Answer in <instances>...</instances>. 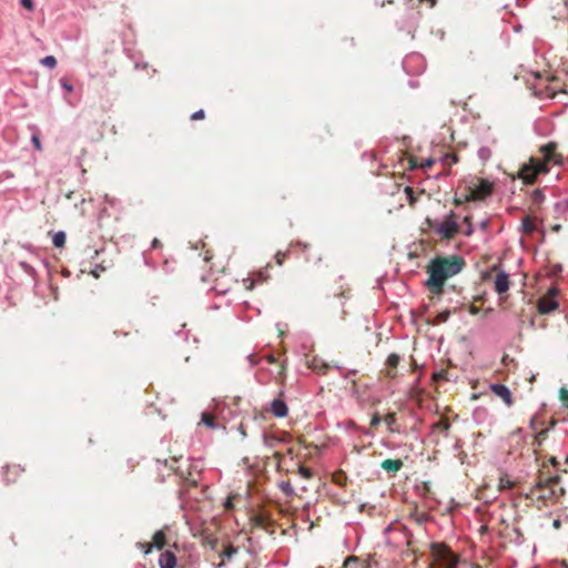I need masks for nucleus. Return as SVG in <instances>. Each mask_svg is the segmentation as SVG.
I'll list each match as a JSON object with an SVG mask.
<instances>
[{
  "mask_svg": "<svg viewBox=\"0 0 568 568\" xmlns=\"http://www.w3.org/2000/svg\"><path fill=\"white\" fill-rule=\"evenodd\" d=\"M466 262L457 255L436 256L426 266L428 278L425 286L433 296H440L447 280L459 274Z\"/></svg>",
  "mask_w": 568,
  "mask_h": 568,
  "instance_id": "nucleus-1",
  "label": "nucleus"
},
{
  "mask_svg": "<svg viewBox=\"0 0 568 568\" xmlns=\"http://www.w3.org/2000/svg\"><path fill=\"white\" fill-rule=\"evenodd\" d=\"M538 153V156H531L528 163H525L518 172V178L523 180L525 184L535 183L539 174L549 172L550 165L562 164L564 156L558 152V144L556 142L551 141L541 145Z\"/></svg>",
  "mask_w": 568,
  "mask_h": 568,
  "instance_id": "nucleus-2",
  "label": "nucleus"
},
{
  "mask_svg": "<svg viewBox=\"0 0 568 568\" xmlns=\"http://www.w3.org/2000/svg\"><path fill=\"white\" fill-rule=\"evenodd\" d=\"M562 495L564 488L560 486V477L558 475L546 474L541 470L527 497L532 500H541L546 504L548 501H556Z\"/></svg>",
  "mask_w": 568,
  "mask_h": 568,
  "instance_id": "nucleus-3",
  "label": "nucleus"
},
{
  "mask_svg": "<svg viewBox=\"0 0 568 568\" xmlns=\"http://www.w3.org/2000/svg\"><path fill=\"white\" fill-rule=\"evenodd\" d=\"M457 219L458 216L454 212H450L445 216L443 222L436 223L430 219H426V224L442 239L450 240L455 237V235H457L460 231Z\"/></svg>",
  "mask_w": 568,
  "mask_h": 568,
  "instance_id": "nucleus-4",
  "label": "nucleus"
},
{
  "mask_svg": "<svg viewBox=\"0 0 568 568\" xmlns=\"http://www.w3.org/2000/svg\"><path fill=\"white\" fill-rule=\"evenodd\" d=\"M165 466H169L171 469L175 471L176 475L180 476L182 480V487L184 490L196 487L201 479V469H199L192 463H186L184 466L174 467L173 465H169L168 460L164 462Z\"/></svg>",
  "mask_w": 568,
  "mask_h": 568,
  "instance_id": "nucleus-5",
  "label": "nucleus"
},
{
  "mask_svg": "<svg viewBox=\"0 0 568 568\" xmlns=\"http://www.w3.org/2000/svg\"><path fill=\"white\" fill-rule=\"evenodd\" d=\"M493 192V185L487 180H479L478 184L468 187L464 194L455 199V204L460 205L470 201H481L490 195Z\"/></svg>",
  "mask_w": 568,
  "mask_h": 568,
  "instance_id": "nucleus-6",
  "label": "nucleus"
},
{
  "mask_svg": "<svg viewBox=\"0 0 568 568\" xmlns=\"http://www.w3.org/2000/svg\"><path fill=\"white\" fill-rule=\"evenodd\" d=\"M559 290L556 286H551L548 291L538 298L537 311L541 315L552 313L559 307L558 302Z\"/></svg>",
  "mask_w": 568,
  "mask_h": 568,
  "instance_id": "nucleus-7",
  "label": "nucleus"
},
{
  "mask_svg": "<svg viewBox=\"0 0 568 568\" xmlns=\"http://www.w3.org/2000/svg\"><path fill=\"white\" fill-rule=\"evenodd\" d=\"M270 278L268 270L265 267L264 270H260L257 272L252 273L246 278H243V285L246 290L251 291L255 287L256 284L266 283Z\"/></svg>",
  "mask_w": 568,
  "mask_h": 568,
  "instance_id": "nucleus-8",
  "label": "nucleus"
},
{
  "mask_svg": "<svg viewBox=\"0 0 568 568\" xmlns=\"http://www.w3.org/2000/svg\"><path fill=\"white\" fill-rule=\"evenodd\" d=\"M250 523L252 528H260L264 530H268L273 526L272 517L264 510L254 513L250 518Z\"/></svg>",
  "mask_w": 568,
  "mask_h": 568,
  "instance_id": "nucleus-9",
  "label": "nucleus"
},
{
  "mask_svg": "<svg viewBox=\"0 0 568 568\" xmlns=\"http://www.w3.org/2000/svg\"><path fill=\"white\" fill-rule=\"evenodd\" d=\"M302 246V252L304 253L306 262L310 263H318L323 258L322 250L312 244H300Z\"/></svg>",
  "mask_w": 568,
  "mask_h": 568,
  "instance_id": "nucleus-10",
  "label": "nucleus"
},
{
  "mask_svg": "<svg viewBox=\"0 0 568 568\" xmlns=\"http://www.w3.org/2000/svg\"><path fill=\"white\" fill-rule=\"evenodd\" d=\"M490 390L501 398L507 406H511L514 400L509 388L503 384H491Z\"/></svg>",
  "mask_w": 568,
  "mask_h": 568,
  "instance_id": "nucleus-11",
  "label": "nucleus"
},
{
  "mask_svg": "<svg viewBox=\"0 0 568 568\" xmlns=\"http://www.w3.org/2000/svg\"><path fill=\"white\" fill-rule=\"evenodd\" d=\"M494 287H495V291L498 293V294H504L508 291L509 288V276L506 272L504 271H497V274H496V277H495V281H494Z\"/></svg>",
  "mask_w": 568,
  "mask_h": 568,
  "instance_id": "nucleus-12",
  "label": "nucleus"
},
{
  "mask_svg": "<svg viewBox=\"0 0 568 568\" xmlns=\"http://www.w3.org/2000/svg\"><path fill=\"white\" fill-rule=\"evenodd\" d=\"M352 392L361 404H365L369 400V396L367 395V385L359 384L357 381L352 379Z\"/></svg>",
  "mask_w": 568,
  "mask_h": 568,
  "instance_id": "nucleus-13",
  "label": "nucleus"
},
{
  "mask_svg": "<svg viewBox=\"0 0 568 568\" xmlns=\"http://www.w3.org/2000/svg\"><path fill=\"white\" fill-rule=\"evenodd\" d=\"M23 471L24 468L18 464L8 465L4 470V480L8 484L16 483Z\"/></svg>",
  "mask_w": 568,
  "mask_h": 568,
  "instance_id": "nucleus-14",
  "label": "nucleus"
},
{
  "mask_svg": "<svg viewBox=\"0 0 568 568\" xmlns=\"http://www.w3.org/2000/svg\"><path fill=\"white\" fill-rule=\"evenodd\" d=\"M307 366L314 372L323 375L327 374V372L331 368V366L327 363H325L322 358L317 356H313L312 358H310L307 361Z\"/></svg>",
  "mask_w": 568,
  "mask_h": 568,
  "instance_id": "nucleus-15",
  "label": "nucleus"
},
{
  "mask_svg": "<svg viewBox=\"0 0 568 568\" xmlns=\"http://www.w3.org/2000/svg\"><path fill=\"white\" fill-rule=\"evenodd\" d=\"M200 536L203 545L210 546L212 549L216 547L219 539L210 528H202Z\"/></svg>",
  "mask_w": 568,
  "mask_h": 568,
  "instance_id": "nucleus-16",
  "label": "nucleus"
},
{
  "mask_svg": "<svg viewBox=\"0 0 568 568\" xmlns=\"http://www.w3.org/2000/svg\"><path fill=\"white\" fill-rule=\"evenodd\" d=\"M432 555L436 561L440 562L443 566L448 561V557L444 556L445 554L442 550H450L446 545L442 544H432Z\"/></svg>",
  "mask_w": 568,
  "mask_h": 568,
  "instance_id": "nucleus-17",
  "label": "nucleus"
},
{
  "mask_svg": "<svg viewBox=\"0 0 568 568\" xmlns=\"http://www.w3.org/2000/svg\"><path fill=\"white\" fill-rule=\"evenodd\" d=\"M160 568H174L176 566V557L172 551H164L159 558Z\"/></svg>",
  "mask_w": 568,
  "mask_h": 568,
  "instance_id": "nucleus-18",
  "label": "nucleus"
},
{
  "mask_svg": "<svg viewBox=\"0 0 568 568\" xmlns=\"http://www.w3.org/2000/svg\"><path fill=\"white\" fill-rule=\"evenodd\" d=\"M271 412L275 417H284L287 415V406L282 399L275 398L271 403Z\"/></svg>",
  "mask_w": 568,
  "mask_h": 568,
  "instance_id": "nucleus-19",
  "label": "nucleus"
},
{
  "mask_svg": "<svg viewBox=\"0 0 568 568\" xmlns=\"http://www.w3.org/2000/svg\"><path fill=\"white\" fill-rule=\"evenodd\" d=\"M400 362L399 355L393 353L388 355L386 365H387V372L386 375L389 378H394L396 376L395 369L397 368L398 364Z\"/></svg>",
  "mask_w": 568,
  "mask_h": 568,
  "instance_id": "nucleus-20",
  "label": "nucleus"
},
{
  "mask_svg": "<svg viewBox=\"0 0 568 568\" xmlns=\"http://www.w3.org/2000/svg\"><path fill=\"white\" fill-rule=\"evenodd\" d=\"M404 466V463L402 459H385L381 463V467L390 473H397Z\"/></svg>",
  "mask_w": 568,
  "mask_h": 568,
  "instance_id": "nucleus-21",
  "label": "nucleus"
},
{
  "mask_svg": "<svg viewBox=\"0 0 568 568\" xmlns=\"http://www.w3.org/2000/svg\"><path fill=\"white\" fill-rule=\"evenodd\" d=\"M239 551V548L233 545H227L220 554V557L222 558L219 566H223L225 564L226 559H231L236 552Z\"/></svg>",
  "mask_w": 568,
  "mask_h": 568,
  "instance_id": "nucleus-22",
  "label": "nucleus"
},
{
  "mask_svg": "<svg viewBox=\"0 0 568 568\" xmlns=\"http://www.w3.org/2000/svg\"><path fill=\"white\" fill-rule=\"evenodd\" d=\"M521 230L525 234L530 235L536 230L535 221L531 216L527 215L521 221Z\"/></svg>",
  "mask_w": 568,
  "mask_h": 568,
  "instance_id": "nucleus-23",
  "label": "nucleus"
},
{
  "mask_svg": "<svg viewBox=\"0 0 568 568\" xmlns=\"http://www.w3.org/2000/svg\"><path fill=\"white\" fill-rule=\"evenodd\" d=\"M166 544V537L163 530H158L153 535L152 544L153 547H156L158 549H162Z\"/></svg>",
  "mask_w": 568,
  "mask_h": 568,
  "instance_id": "nucleus-24",
  "label": "nucleus"
},
{
  "mask_svg": "<svg viewBox=\"0 0 568 568\" xmlns=\"http://www.w3.org/2000/svg\"><path fill=\"white\" fill-rule=\"evenodd\" d=\"M449 428H450V423H449L448 418H445V417H442L438 422H436L433 425L434 430L442 432L445 434V436L448 435Z\"/></svg>",
  "mask_w": 568,
  "mask_h": 568,
  "instance_id": "nucleus-25",
  "label": "nucleus"
},
{
  "mask_svg": "<svg viewBox=\"0 0 568 568\" xmlns=\"http://www.w3.org/2000/svg\"><path fill=\"white\" fill-rule=\"evenodd\" d=\"M446 556L448 557V561L446 562V565H444V568H457V565H458V557L453 554L450 550H442Z\"/></svg>",
  "mask_w": 568,
  "mask_h": 568,
  "instance_id": "nucleus-26",
  "label": "nucleus"
},
{
  "mask_svg": "<svg viewBox=\"0 0 568 568\" xmlns=\"http://www.w3.org/2000/svg\"><path fill=\"white\" fill-rule=\"evenodd\" d=\"M515 486V483L509 478L508 475L504 474L499 477L498 489H510Z\"/></svg>",
  "mask_w": 568,
  "mask_h": 568,
  "instance_id": "nucleus-27",
  "label": "nucleus"
},
{
  "mask_svg": "<svg viewBox=\"0 0 568 568\" xmlns=\"http://www.w3.org/2000/svg\"><path fill=\"white\" fill-rule=\"evenodd\" d=\"M201 422L210 427V428H215L216 427V424H215V417L214 415H212L211 413H202V416H201Z\"/></svg>",
  "mask_w": 568,
  "mask_h": 568,
  "instance_id": "nucleus-28",
  "label": "nucleus"
},
{
  "mask_svg": "<svg viewBox=\"0 0 568 568\" xmlns=\"http://www.w3.org/2000/svg\"><path fill=\"white\" fill-rule=\"evenodd\" d=\"M52 243L55 247H63L65 244V233L62 231L54 233Z\"/></svg>",
  "mask_w": 568,
  "mask_h": 568,
  "instance_id": "nucleus-29",
  "label": "nucleus"
},
{
  "mask_svg": "<svg viewBox=\"0 0 568 568\" xmlns=\"http://www.w3.org/2000/svg\"><path fill=\"white\" fill-rule=\"evenodd\" d=\"M347 477L343 470L333 474V483L343 487L346 485Z\"/></svg>",
  "mask_w": 568,
  "mask_h": 568,
  "instance_id": "nucleus-30",
  "label": "nucleus"
},
{
  "mask_svg": "<svg viewBox=\"0 0 568 568\" xmlns=\"http://www.w3.org/2000/svg\"><path fill=\"white\" fill-rule=\"evenodd\" d=\"M442 161L445 166H452L458 162V156L455 153H446Z\"/></svg>",
  "mask_w": 568,
  "mask_h": 568,
  "instance_id": "nucleus-31",
  "label": "nucleus"
},
{
  "mask_svg": "<svg viewBox=\"0 0 568 568\" xmlns=\"http://www.w3.org/2000/svg\"><path fill=\"white\" fill-rule=\"evenodd\" d=\"M548 429H541L535 435L532 445L540 447L542 442L547 438Z\"/></svg>",
  "mask_w": 568,
  "mask_h": 568,
  "instance_id": "nucleus-32",
  "label": "nucleus"
},
{
  "mask_svg": "<svg viewBox=\"0 0 568 568\" xmlns=\"http://www.w3.org/2000/svg\"><path fill=\"white\" fill-rule=\"evenodd\" d=\"M278 487L287 497H292L294 495V488L290 481H281Z\"/></svg>",
  "mask_w": 568,
  "mask_h": 568,
  "instance_id": "nucleus-33",
  "label": "nucleus"
},
{
  "mask_svg": "<svg viewBox=\"0 0 568 568\" xmlns=\"http://www.w3.org/2000/svg\"><path fill=\"white\" fill-rule=\"evenodd\" d=\"M404 192H405V194H406V196H407L408 204H409L410 206H414V205H415V203L417 202V196L415 195L414 189H413V187H410V186H406V187L404 189Z\"/></svg>",
  "mask_w": 568,
  "mask_h": 568,
  "instance_id": "nucleus-34",
  "label": "nucleus"
},
{
  "mask_svg": "<svg viewBox=\"0 0 568 568\" xmlns=\"http://www.w3.org/2000/svg\"><path fill=\"white\" fill-rule=\"evenodd\" d=\"M41 64L47 68L53 69L57 65V59L53 55H48L41 60Z\"/></svg>",
  "mask_w": 568,
  "mask_h": 568,
  "instance_id": "nucleus-35",
  "label": "nucleus"
},
{
  "mask_svg": "<svg viewBox=\"0 0 568 568\" xmlns=\"http://www.w3.org/2000/svg\"><path fill=\"white\" fill-rule=\"evenodd\" d=\"M384 422L386 423V425L388 426V429L390 432H394V428H393V425L396 423V414L395 413H388L385 418H384Z\"/></svg>",
  "mask_w": 568,
  "mask_h": 568,
  "instance_id": "nucleus-36",
  "label": "nucleus"
},
{
  "mask_svg": "<svg viewBox=\"0 0 568 568\" xmlns=\"http://www.w3.org/2000/svg\"><path fill=\"white\" fill-rule=\"evenodd\" d=\"M280 443V439L273 435H264V444L271 448L275 447V445Z\"/></svg>",
  "mask_w": 568,
  "mask_h": 568,
  "instance_id": "nucleus-37",
  "label": "nucleus"
},
{
  "mask_svg": "<svg viewBox=\"0 0 568 568\" xmlns=\"http://www.w3.org/2000/svg\"><path fill=\"white\" fill-rule=\"evenodd\" d=\"M358 565V559L355 556L347 557L344 561L345 568H356Z\"/></svg>",
  "mask_w": 568,
  "mask_h": 568,
  "instance_id": "nucleus-38",
  "label": "nucleus"
},
{
  "mask_svg": "<svg viewBox=\"0 0 568 568\" xmlns=\"http://www.w3.org/2000/svg\"><path fill=\"white\" fill-rule=\"evenodd\" d=\"M298 474L304 478V479H311L313 477V471L307 468V467H304V466H300L298 467Z\"/></svg>",
  "mask_w": 568,
  "mask_h": 568,
  "instance_id": "nucleus-39",
  "label": "nucleus"
},
{
  "mask_svg": "<svg viewBox=\"0 0 568 568\" xmlns=\"http://www.w3.org/2000/svg\"><path fill=\"white\" fill-rule=\"evenodd\" d=\"M544 201V195L540 190H535L532 192V202L536 205H539Z\"/></svg>",
  "mask_w": 568,
  "mask_h": 568,
  "instance_id": "nucleus-40",
  "label": "nucleus"
},
{
  "mask_svg": "<svg viewBox=\"0 0 568 568\" xmlns=\"http://www.w3.org/2000/svg\"><path fill=\"white\" fill-rule=\"evenodd\" d=\"M434 381H448V373L446 371H440L437 373H434L433 375Z\"/></svg>",
  "mask_w": 568,
  "mask_h": 568,
  "instance_id": "nucleus-41",
  "label": "nucleus"
},
{
  "mask_svg": "<svg viewBox=\"0 0 568 568\" xmlns=\"http://www.w3.org/2000/svg\"><path fill=\"white\" fill-rule=\"evenodd\" d=\"M450 316L449 311H443L437 315V323H444L446 322Z\"/></svg>",
  "mask_w": 568,
  "mask_h": 568,
  "instance_id": "nucleus-42",
  "label": "nucleus"
},
{
  "mask_svg": "<svg viewBox=\"0 0 568 568\" xmlns=\"http://www.w3.org/2000/svg\"><path fill=\"white\" fill-rule=\"evenodd\" d=\"M464 223L467 226V230L465 231V234L466 235H470L473 233L471 217L470 216H465L464 217Z\"/></svg>",
  "mask_w": 568,
  "mask_h": 568,
  "instance_id": "nucleus-43",
  "label": "nucleus"
},
{
  "mask_svg": "<svg viewBox=\"0 0 568 568\" xmlns=\"http://www.w3.org/2000/svg\"><path fill=\"white\" fill-rule=\"evenodd\" d=\"M381 422H382V418H381L379 414L375 413L371 419V427H377L381 424Z\"/></svg>",
  "mask_w": 568,
  "mask_h": 568,
  "instance_id": "nucleus-44",
  "label": "nucleus"
},
{
  "mask_svg": "<svg viewBox=\"0 0 568 568\" xmlns=\"http://www.w3.org/2000/svg\"><path fill=\"white\" fill-rule=\"evenodd\" d=\"M138 546H139V548H140L141 550H143V551H144V554H149V552H151V550H152V548H153V545L148 544V542H139V544H138Z\"/></svg>",
  "mask_w": 568,
  "mask_h": 568,
  "instance_id": "nucleus-45",
  "label": "nucleus"
},
{
  "mask_svg": "<svg viewBox=\"0 0 568 568\" xmlns=\"http://www.w3.org/2000/svg\"><path fill=\"white\" fill-rule=\"evenodd\" d=\"M20 3L23 8H26L29 11L33 10V1L32 0H20Z\"/></svg>",
  "mask_w": 568,
  "mask_h": 568,
  "instance_id": "nucleus-46",
  "label": "nucleus"
},
{
  "mask_svg": "<svg viewBox=\"0 0 568 568\" xmlns=\"http://www.w3.org/2000/svg\"><path fill=\"white\" fill-rule=\"evenodd\" d=\"M204 116H205L204 111H203V110H199V111L194 112V113L191 115V120H193V121L202 120V119H204Z\"/></svg>",
  "mask_w": 568,
  "mask_h": 568,
  "instance_id": "nucleus-47",
  "label": "nucleus"
},
{
  "mask_svg": "<svg viewBox=\"0 0 568 568\" xmlns=\"http://www.w3.org/2000/svg\"><path fill=\"white\" fill-rule=\"evenodd\" d=\"M61 85L62 88L67 91V92H72L73 91V85L71 83H69L65 79H61Z\"/></svg>",
  "mask_w": 568,
  "mask_h": 568,
  "instance_id": "nucleus-48",
  "label": "nucleus"
},
{
  "mask_svg": "<svg viewBox=\"0 0 568 568\" xmlns=\"http://www.w3.org/2000/svg\"><path fill=\"white\" fill-rule=\"evenodd\" d=\"M34 148L38 150V151H41L42 150V145H41V142H40V139L38 135H32V139H31Z\"/></svg>",
  "mask_w": 568,
  "mask_h": 568,
  "instance_id": "nucleus-49",
  "label": "nucleus"
},
{
  "mask_svg": "<svg viewBox=\"0 0 568 568\" xmlns=\"http://www.w3.org/2000/svg\"><path fill=\"white\" fill-rule=\"evenodd\" d=\"M468 312L471 314V315H477L479 312H480V308L474 304L469 305L468 307Z\"/></svg>",
  "mask_w": 568,
  "mask_h": 568,
  "instance_id": "nucleus-50",
  "label": "nucleus"
},
{
  "mask_svg": "<svg viewBox=\"0 0 568 568\" xmlns=\"http://www.w3.org/2000/svg\"><path fill=\"white\" fill-rule=\"evenodd\" d=\"M224 507L226 510H232L234 508L233 499L232 497H229L224 504Z\"/></svg>",
  "mask_w": 568,
  "mask_h": 568,
  "instance_id": "nucleus-51",
  "label": "nucleus"
},
{
  "mask_svg": "<svg viewBox=\"0 0 568 568\" xmlns=\"http://www.w3.org/2000/svg\"><path fill=\"white\" fill-rule=\"evenodd\" d=\"M275 257H276V262H277V264H278V265H282L283 260H284V257H285V254H284V253H281V252H277V253H276V255H275Z\"/></svg>",
  "mask_w": 568,
  "mask_h": 568,
  "instance_id": "nucleus-52",
  "label": "nucleus"
},
{
  "mask_svg": "<svg viewBox=\"0 0 568 568\" xmlns=\"http://www.w3.org/2000/svg\"><path fill=\"white\" fill-rule=\"evenodd\" d=\"M434 162H435V161H434L433 159H427V160H425V162L422 164V168H430V166H433Z\"/></svg>",
  "mask_w": 568,
  "mask_h": 568,
  "instance_id": "nucleus-53",
  "label": "nucleus"
},
{
  "mask_svg": "<svg viewBox=\"0 0 568 568\" xmlns=\"http://www.w3.org/2000/svg\"><path fill=\"white\" fill-rule=\"evenodd\" d=\"M560 398L562 400H567L568 399V390L567 389H565V388L560 389Z\"/></svg>",
  "mask_w": 568,
  "mask_h": 568,
  "instance_id": "nucleus-54",
  "label": "nucleus"
},
{
  "mask_svg": "<svg viewBox=\"0 0 568 568\" xmlns=\"http://www.w3.org/2000/svg\"><path fill=\"white\" fill-rule=\"evenodd\" d=\"M239 432L241 433V435L243 437H246V430H245V427H244V425L242 423L239 426Z\"/></svg>",
  "mask_w": 568,
  "mask_h": 568,
  "instance_id": "nucleus-55",
  "label": "nucleus"
},
{
  "mask_svg": "<svg viewBox=\"0 0 568 568\" xmlns=\"http://www.w3.org/2000/svg\"><path fill=\"white\" fill-rule=\"evenodd\" d=\"M161 246V242L158 239L152 241V248H158Z\"/></svg>",
  "mask_w": 568,
  "mask_h": 568,
  "instance_id": "nucleus-56",
  "label": "nucleus"
},
{
  "mask_svg": "<svg viewBox=\"0 0 568 568\" xmlns=\"http://www.w3.org/2000/svg\"><path fill=\"white\" fill-rule=\"evenodd\" d=\"M274 457H275V459H277V462H278V463H281V460H282V458H283V454H282V453H280V452H275V453H274Z\"/></svg>",
  "mask_w": 568,
  "mask_h": 568,
  "instance_id": "nucleus-57",
  "label": "nucleus"
},
{
  "mask_svg": "<svg viewBox=\"0 0 568 568\" xmlns=\"http://www.w3.org/2000/svg\"><path fill=\"white\" fill-rule=\"evenodd\" d=\"M536 424H537L536 418H532V419L530 420V427H531V429H534V430H536V429H537Z\"/></svg>",
  "mask_w": 568,
  "mask_h": 568,
  "instance_id": "nucleus-58",
  "label": "nucleus"
},
{
  "mask_svg": "<svg viewBox=\"0 0 568 568\" xmlns=\"http://www.w3.org/2000/svg\"><path fill=\"white\" fill-rule=\"evenodd\" d=\"M561 92L568 94V81L564 83V88L561 89Z\"/></svg>",
  "mask_w": 568,
  "mask_h": 568,
  "instance_id": "nucleus-59",
  "label": "nucleus"
},
{
  "mask_svg": "<svg viewBox=\"0 0 568 568\" xmlns=\"http://www.w3.org/2000/svg\"><path fill=\"white\" fill-rule=\"evenodd\" d=\"M182 458V455H180L179 457L178 456H172L171 459L173 463H176L179 459Z\"/></svg>",
  "mask_w": 568,
  "mask_h": 568,
  "instance_id": "nucleus-60",
  "label": "nucleus"
},
{
  "mask_svg": "<svg viewBox=\"0 0 568 568\" xmlns=\"http://www.w3.org/2000/svg\"><path fill=\"white\" fill-rule=\"evenodd\" d=\"M550 462H551V464H552V465H556V464H557V460H556V458H555V457H551V458H550Z\"/></svg>",
  "mask_w": 568,
  "mask_h": 568,
  "instance_id": "nucleus-61",
  "label": "nucleus"
},
{
  "mask_svg": "<svg viewBox=\"0 0 568 568\" xmlns=\"http://www.w3.org/2000/svg\"><path fill=\"white\" fill-rule=\"evenodd\" d=\"M559 229H560V225H555V226H554V230H555V231H558Z\"/></svg>",
  "mask_w": 568,
  "mask_h": 568,
  "instance_id": "nucleus-62",
  "label": "nucleus"
},
{
  "mask_svg": "<svg viewBox=\"0 0 568 568\" xmlns=\"http://www.w3.org/2000/svg\"><path fill=\"white\" fill-rule=\"evenodd\" d=\"M429 1H430L432 6H434V4H435V2H436L435 0H429Z\"/></svg>",
  "mask_w": 568,
  "mask_h": 568,
  "instance_id": "nucleus-63",
  "label": "nucleus"
}]
</instances>
